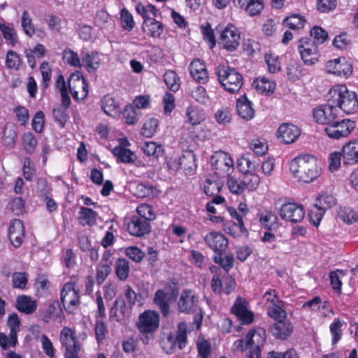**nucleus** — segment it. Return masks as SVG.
<instances>
[{"mask_svg": "<svg viewBox=\"0 0 358 358\" xmlns=\"http://www.w3.org/2000/svg\"><path fill=\"white\" fill-rule=\"evenodd\" d=\"M327 68L329 73L345 78L349 77L353 70L352 64L343 57L329 61Z\"/></svg>", "mask_w": 358, "mask_h": 358, "instance_id": "nucleus-20", "label": "nucleus"}, {"mask_svg": "<svg viewBox=\"0 0 358 358\" xmlns=\"http://www.w3.org/2000/svg\"><path fill=\"white\" fill-rule=\"evenodd\" d=\"M355 128V121L350 119H336L331 124L325 127L324 131L330 138L339 140L348 137Z\"/></svg>", "mask_w": 358, "mask_h": 358, "instance_id": "nucleus-12", "label": "nucleus"}, {"mask_svg": "<svg viewBox=\"0 0 358 358\" xmlns=\"http://www.w3.org/2000/svg\"><path fill=\"white\" fill-rule=\"evenodd\" d=\"M22 146L24 152L28 155L35 152L37 141L31 132H25L22 136Z\"/></svg>", "mask_w": 358, "mask_h": 358, "instance_id": "nucleus-47", "label": "nucleus"}, {"mask_svg": "<svg viewBox=\"0 0 358 358\" xmlns=\"http://www.w3.org/2000/svg\"><path fill=\"white\" fill-rule=\"evenodd\" d=\"M120 21L122 28L128 31H131L135 27L133 15L126 8L120 10Z\"/></svg>", "mask_w": 358, "mask_h": 358, "instance_id": "nucleus-59", "label": "nucleus"}, {"mask_svg": "<svg viewBox=\"0 0 358 358\" xmlns=\"http://www.w3.org/2000/svg\"><path fill=\"white\" fill-rule=\"evenodd\" d=\"M245 340L247 345L251 348L247 352V358H261L262 347L266 341V331L262 327H254L246 334Z\"/></svg>", "mask_w": 358, "mask_h": 358, "instance_id": "nucleus-7", "label": "nucleus"}, {"mask_svg": "<svg viewBox=\"0 0 358 358\" xmlns=\"http://www.w3.org/2000/svg\"><path fill=\"white\" fill-rule=\"evenodd\" d=\"M190 76L200 84H206L209 80V73L205 62L199 58H194L189 64Z\"/></svg>", "mask_w": 358, "mask_h": 358, "instance_id": "nucleus-18", "label": "nucleus"}, {"mask_svg": "<svg viewBox=\"0 0 358 358\" xmlns=\"http://www.w3.org/2000/svg\"><path fill=\"white\" fill-rule=\"evenodd\" d=\"M111 273V266L109 264L100 263L96 268V280L99 285H101L106 280Z\"/></svg>", "mask_w": 358, "mask_h": 358, "instance_id": "nucleus-63", "label": "nucleus"}, {"mask_svg": "<svg viewBox=\"0 0 358 358\" xmlns=\"http://www.w3.org/2000/svg\"><path fill=\"white\" fill-rule=\"evenodd\" d=\"M127 312L128 310L124 300L122 298H117L110 309V314L111 317L120 322L126 316Z\"/></svg>", "mask_w": 358, "mask_h": 358, "instance_id": "nucleus-38", "label": "nucleus"}, {"mask_svg": "<svg viewBox=\"0 0 358 358\" xmlns=\"http://www.w3.org/2000/svg\"><path fill=\"white\" fill-rule=\"evenodd\" d=\"M25 236L24 227L19 219H14L8 227V238L11 245L15 248H20Z\"/></svg>", "mask_w": 358, "mask_h": 358, "instance_id": "nucleus-21", "label": "nucleus"}, {"mask_svg": "<svg viewBox=\"0 0 358 358\" xmlns=\"http://www.w3.org/2000/svg\"><path fill=\"white\" fill-rule=\"evenodd\" d=\"M289 170L295 178L304 183L313 182L321 174L316 158L310 155L296 157L290 162Z\"/></svg>", "mask_w": 358, "mask_h": 358, "instance_id": "nucleus-1", "label": "nucleus"}, {"mask_svg": "<svg viewBox=\"0 0 358 358\" xmlns=\"http://www.w3.org/2000/svg\"><path fill=\"white\" fill-rule=\"evenodd\" d=\"M211 164L215 174L222 178L228 176L234 169V160L224 151L216 152L211 157Z\"/></svg>", "mask_w": 358, "mask_h": 358, "instance_id": "nucleus-11", "label": "nucleus"}, {"mask_svg": "<svg viewBox=\"0 0 358 358\" xmlns=\"http://www.w3.org/2000/svg\"><path fill=\"white\" fill-rule=\"evenodd\" d=\"M257 217L259 218V222L264 228L271 231L278 227V218L272 211L266 210L264 212L259 213L257 214Z\"/></svg>", "mask_w": 358, "mask_h": 358, "instance_id": "nucleus-34", "label": "nucleus"}, {"mask_svg": "<svg viewBox=\"0 0 358 358\" xmlns=\"http://www.w3.org/2000/svg\"><path fill=\"white\" fill-rule=\"evenodd\" d=\"M297 50L301 59L306 65L315 64L320 57L318 45L313 42L311 38L302 37L298 41Z\"/></svg>", "mask_w": 358, "mask_h": 358, "instance_id": "nucleus-9", "label": "nucleus"}, {"mask_svg": "<svg viewBox=\"0 0 358 358\" xmlns=\"http://www.w3.org/2000/svg\"><path fill=\"white\" fill-rule=\"evenodd\" d=\"M163 79L171 91L176 92L179 90L180 86V78L175 71H166L163 76Z\"/></svg>", "mask_w": 358, "mask_h": 358, "instance_id": "nucleus-46", "label": "nucleus"}, {"mask_svg": "<svg viewBox=\"0 0 358 358\" xmlns=\"http://www.w3.org/2000/svg\"><path fill=\"white\" fill-rule=\"evenodd\" d=\"M135 215L146 220L150 223L156 217L152 206L148 203L139 204L136 208V215Z\"/></svg>", "mask_w": 358, "mask_h": 358, "instance_id": "nucleus-52", "label": "nucleus"}, {"mask_svg": "<svg viewBox=\"0 0 358 358\" xmlns=\"http://www.w3.org/2000/svg\"><path fill=\"white\" fill-rule=\"evenodd\" d=\"M227 184L230 192L235 194H240L245 189L241 176L236 178L231 174L229 175Z\"/></svg>", "mask_w": 358, "mask_h": 358, "instance_id": "nucleus-51", "label": "nucleus"}, {"mask_svg": "<svg viewBox=\"0 0 358 358\" xmlns=\"http://www.w3.org/2000/svg\"><path fill=\"white\" fill-rule=\"evenodd\" d=\"M130 267L128 260L124 258H119L115 264V273L120 281H125L129 275Z\"/></svg>", "mask_w": 358, "mask_h": 358, "instance_id": "nucleus-42", "label": "nucleus"}, {"mask_svg": "<svg viewBox=\"0 0 358 358\" xmlns=\"http://www.w3.org/2000/svg\"><path fill=\"white\" fill-rule=\"evenodd\" d=\"M306 73V69L303 66L296 62H290L287 66L288 79L292 82L299 80Z\"/></svg>", "mask_w": 358, "mask_h": 358, "instance_id": "nucleus-43", "label": "nucleus"}, {"mask_svg": "<svg viewBox=\"0 0 358 358\" xmlns=\"http://www.w3.org/2000/svg\"><path fill=\"white\" fill-rule=\"evenodd\" d=\"M259 164L251 159L249 155L243 156L237 162V167L243 173L255 172Z\"/></svg>", "mask_w": 358, "mask_h": 358, "instance_id": "nucleus-45", "label": "nucleus"}, {"mask_svg": "<svg viewBox=\"0 0 358 358\" xmlns=\"http://www.w3.org/2000/svg\"><path fill=\"white\" fill-rule=\"evenodd\" d=\"M15 308L21 313L31 314L36 311L37 303L36 301L31 300L30 296L21 295L17 297Z\"/></svg>", "mask_w": 358, "mask_h": 358, "instance_id": "nucleus-31", "label": "nucleus"}, {"mask_svg": "<svg viewBox=\"0 0 358 358\" xmlns=\"http://www.w3.org/2000/svg\"><path fill=\"white\" fill-rule=\"evenodd\" d=\"M342 155L345 165H353L358 163V140L349 141L343 146Z\"/></svg>", "mask_w": 358, "mask_h": 358, "instance_id": "nucleus-25", "label": "nucleus"}, {"mask_svg": "<svg viewBox=\"0 0 358 358\" xmlns=\"http://www.w3.org/2000/svg\"><path fill=\"white\" fill-rule=\"evenodd\" d=\"M201 187L204 194L208 196H213L218 194L222 189V185L218 181L208 178L203 181Z\"/></svg>", "mask_w": 358, "mask_h": 358, "instance_id": "nucleus-44", "label": "nucleus"}, {"mask_svg": "<svg viewBox=\"0 0 358 358\" xmlns=\"http://www.w3.org/2000/svg\"><path fill=\"white\" fill-rule=\"evenodd\" d=\"M293 327L288 320H280L270 327V331L277 339L285 340L291 335Z\"/></svg>", "mask_w": 358, "mask_h": 358, "instance_id": "nucleus-24", "label": "nucleus"}, {"mask_svg": "<svg viewBox=\"0 0 358 358\" xmlns=\"http://www.w3.org/2000/svg\"><path fill=\"white\" fill-rule=\"evenodd\" d=\"M82 62L87 72L94 73L99 68L101 60L96 51H91L82 57Z\"/></svg>", "mask_w": 358, "mask_h": 358, "instance_id": "nucleus-32", "label": "nucleus"}, {"mask_svg": "<svg viewBox=\"0 0 358 358\" xmlns=\"http://www.w3.org/2000/svg\"><path fill=\"white\" fill-rule=\"evenodd\" d=\"M102 320L103 319H96L94 327L96 341L99 344L101 343L106 339L108 334V327Z\"/></svg>", "mask_w": 358, "mask_h": 358, "instance_id": "nucleus-56", "label": "nucleus"}, {"mask_svg": "<svg viewBox=\"0 0 358 358\" xmlns=\"http://www.w3.org/2000/svg\"><path fill=\"white\" fill-rule=\"evenodd\" d=\"M42 320L48 322L50 320H57L64 318V315L58 301H53L46 308L40 310Z\"/></svg>", "mask_w": 358, "mask_h": 358, "instance_id": "nucleus-26", "label": "nucleus"}, {"mask_svg": "<svg viewBox=\"0 0 358 358\" xmlns=\"http://www.w3.org/2000/svg\"><path fill=\"white\" fill-rule=\"evenodd\" d=\"M101 108L103 112L111 117H117L122 113L119 103L110 95H106L101 99Z\"/></svg>", "mask_w": 358, "mask_h": 358, "instance_id": "nucleus-30", "label": "nucleus"}, {"mask_svg": "<svg viewBox=\"0 0 358 358\" xmlns=\"http://www.w3.org/2000/svg\"><path fill=\"white\" fill-rule=\"evenodd\" d=\"M223 255H216L213 257L215 263L219 264L226 273L229 271L234 266V258L232 255H227L224 257Z\"/></svg>", "mask_w": 358, "mask_h": 358, "instance_id": "nucleus-53", "label": "nucleus"}, {"mask_svg": "<svg viewBox=\"0 0 358 358\" xmlns=\"http://www.w3.org/2000/svg\"><path fill=\"white\" fill-rule=\"evenodd\" d=\"M142 29L149 37L159 38L164 31V25L154 17L148 20L146 24L142 23Z\"/></svg>", "mask_w": 358, "mask_h": 358, "instance_id": "nucleus-28", "label": "nucleus"}, {"mask_svg": "<svg viewBox=\"0 0 358 358\" xmlns=\"http://www.w3.org/2000/svg\"><path fill=\"white\" fill-rule=\"evenodd\" d=\"M201 29L203 39L208 43L211 49L214 48L217 43L215 29H213L211 24L209 22H206L205 24L201 25Z\"/></svg>", "mask_w": 358, "mask_h": 358, "instance_id": "nucleus-55", "label": "nucleus"}, {"mask_svg": "<svg viewBox=\"0 0 358 358\" xmlns=\"http://www.w3.org/2000/svg\"><path fill=\"white\" fill-rule=\"evenodd\" d=\"M223 230L234 238L241 237L243 234H248V229L243 222H226L223 224Z\"/></svg>", "mask_w": 358, "mask_h": 358, "instance_id": "nucleus-37", "label": "nucleus"}, {"mask_svg": "<svg viewBox=\"0 0 358 358\" xmlns=\"http://www.w3.org/2000/svg\"><path fill=\"white\" fill-rule=\"evenodd\" d=\"M157 187L148 182H140L136 187V194L141 198H155L158 194Z\"/></svg>", "mask_w": 358, "mask_h": 358, "instance_id": "nucleus-39", "label": "nucleus"}, {"mask_svg": "<svg viewBox=\"0 0 358 358\" xmlns=\"http://www.w3.org/2000/svg\"><path fill=\"white\" fill-rule=\"evenodd\" d=\"M68 87L76 101L84 100L88 95L89 85L81 71H76L71 74Z\"/></svg>", "mask_w": 358, "mask_h": 358, "instance_id": "nucleus-10", "label": "nucleus"}, {"mask_svg": "<svg viewBox=\"0 0 358 358\" xmlns=\"http://www.w3.org/2000/svg\"><path fill=\"white\" fill-rule=\"evenodd\" d=\"M112 152L117 157V162L124 164H132L135 161L134 152L128 148L116 146Z\"/></svg>", "mask_w": 358, "mask_h": 358, "instance_id": "nucleus-40", "label": "nucleus"}, {"mask_svg": "<svg viewBox=\"0 0 358 358\" xmlns=\"http://www.w3.org/2000/svg\"><path fill=\"white\" fill-rule=\"evenodd\" d=\"M338 108L330 103L320 105L313 110L316 122L329 126L338 117Z\"/></svg>", "mask_w": 358, "mask_h": 358, "instance_id": "nucleus-16", "label": "nucleus"}, {"mask_svg": "<svg viewBox=\"0 0 358 358\" xmlns=\"http://www.w3.org/2000/svg\"><path fill=\"white\" fill-rule=\"evenodd\" d=\"M241 177L245 189L255 190L260 183L259 176L255 172L243 173Z\"/></svg>", "mask_w": 358, "mask_h": 358, "instance_id": "nucleus-50", "label": "nucleus"}, {"mask_svg": "<svg viewBox=\"0 0 358 358\" xmlns=\"http://www.w3.org/2000/svg\"><path fill=\"white\" fill-rule=\"evenodd\" d=\"M215 73L220 85L229 93L238 92L244 83L243 75L236 69L229 65L217 66Z\"/></svg>", "mask_w": 358, "mask_h": 358, "instance_id": "nucleus-3", "label": "nucleus"}, {"mask_svg": "<svg viewBox=\"0 0 358 358\" xmlns=\"http://www.w3.org/2000/svg\"><path fill=\"white\" fill-rule=\"evenodd\" d=\"M171 296L163 289H158L154 295L153 303L158 308L164 317L170 312Z\"/></svg>", "mask_w": 358, "mask_h": 358, "instance_id": "nucleus-27", "label": "nucleus"}, {"mask_svg": "<svg viewBox=\"0 0 358 358\" xmlns=\"http://www.w3.org/2000/svg\"><path fill=\"white\" fill-rule=\"evenodd\" d=\"M199 296L195 292L190 289H185L182 291L178 301V308L180 313H194L199 308Z\"/></svg>", "mask_w": 358, "mask_h": 358, "instance_id": "nucleus-14", "label": "nucleus"}, {"mask_svg": "<svg viewBox=\"0 0 358 358\" xmlns=\"http://www.w3.org/2000/svg\"><path fill=\"white\" fill-rule=\"evenodd\" d=\"M252 86L261 94H271L274 92L276 84L265 77L257 78L253 80Z\"/></svg>", "mask_w": 358, "mask_h": 358, "instance_id": "nucleus-36", "label": "nucleus"}, {"mask_svg": "<svg viewBox=\"0 0 358 358\" xmlns=\"http://www.w3.org/2000/svg\"><path fill=\"white\" fill-rule=\"evenodd\" d=\"M264 8V3L263 0H249L243 9L248 15L253 17L259 15Z\"/></svg>", "mask_w": 358, "mask_h": 358, "instance_id": "nucleus-49", "label": "nucleus"}, {"mask_svg": "<svg viewBox=\"0 0 358 358\" xmlns=\"http://www.w3.org/2000/svg\"><path fill=\"white\" fill-rule=\"evenodd\" d=\"M217 43L221 50L233 52L238 50L241 43V31L232 23L226 26L218 24L215 27Z\"/></svg>", "mask_w": 358, "mask_h": 358, "instance_id": "nucleus-4", "label": "nucleus"}, {"mask_svg": "<svg viewBox=\"0 0 358 358\" xmlns=\"http://www.w3.org/2000/svg\"><path fill=\"white\" fill-rule=\"evenodd\" d=\"M60 299L66 312L74 314L80 303V290L73 282H66L60 293Z\"/></svg>", "mask_w": 358, "mask_h": 358, "instance_id": "nucleus-8", "label": "nucleus"}, {"mask_svg": "<svg viewBox=\"0 0 358 358\" xmlns=\"http://www.w3.org/2000/svg\"><path fill=\"white\" fill-rule=\"evenodd\" d=\"M63 59L68 64L74 67H81L80 59L76 52L66 48L62 52Z\"/></svg>", "mask_w": 358, "mask_h": 358, "instance_id": "nucleus-61", "label": "nucleus"}, {"mask_svg": "<svg viewBox=\"0 0 358 358\" xmlns=\"http://www.w3.org/2000/svg\"><path fill=\"white\" fill-rule=\"evenodd\" d=\"M204 241L208 247L217 255H223L229 245V241L222 233L217 231L209 232L206 234Z\"/></svg>", "mask_w": 358, "mask_h": 358, "instance_id": "nucleus-17", "label": "nucleus"}, {"mask_svg": "<svg viewBox=\"0 0 358 358\" xmlns=\"http://www.w3.org/2000/svg\"><path fill=\"white\" fill-rule=\"evenodd\" d=\"M233 313L241 324H250L255 319L252 311L248 309V302L243 298L238 296L231 308Z\"/></svg>", "mask_w": 358, "mask_h": 358, "instance_id": "nucleus-15", "label": "nucleus"}, {"mask_svg": "<svg viewBox=\"0 0 358 358\" xmlns=\"http://www.w3.org/2000/svg\"><path fill=\"white\" fill-rule=\"evenodd\" d=\"M306 22V18L300 14H292L283 20V25L294 31L303 29Z\"/></svg>", "mask_w": 358, "mask_h": 358, "instance_id": "nucleus-41", "label": "nucleus"}, {"mask_svg": "<svg viewBox=\"0 0 358 358\" xmlns=\"http://www.w3.org/2000/svg\"><path fill=\"white\" fill-rule=\"evenodd\" d=\"M338 216L344 222L352 224L358 220L357 213L347 207H341L338 211Z\"/></svg>", "mask_w": 358, "mask_h": 358, "instance_id": "nucleus-60", "label": "nucleus"}, {"mask_svg": "<svg viewBox=\"0 0 358 358\" xmlns=\"http://www.w3.org/2000/svg\"><path fill=\"white\" fill-rule=\"evenodd\" d=\"M127 230L133 236L142 237L151 231V225L146 220L132 215L127 223Z\"/></svg>", "mask_w": 358, "mask_h": 358, "instance_id": "nucleus-19", "label": "nucleus"}, {"mask_svg": "<svg viewBox=\"0 0 358 358\" xmlns=\"http://www.w3.org/2000/svg\"><path fill=\"white\" fill-rule=\"evenodd\" d=\"M185 118L186 122L191 125L197 126L206 120V115L203 109L189 106L186 109Z\"/></svg>", "mask_w": 358, "mask_h": 358, "instance_id": "nucleus-29", "label": "nucleus"}, {"mask_svg": "<svg viewBox=\"0 0 358 358\" xmlns=\"http://www.w3.org/2000/svg\"><path fill=\"white\" fill-rule=\"evenodd\" d=\"M336 199L332 195L327 193H322L317 198V203L320 208L325 211L336 205Z\"/></svg>", "mask_w": 358, "mask_h": 358, "instance_id": "nucleus-58", "label": "nucleus"}, {"mask_svg": "<svg viewBox=\"0 0 358 358\" xmlns=\"http://www.w3.org/2000/svg\"><path fill=\"white\" fill-rule=\"evenodd\" d=\"M98 213L92 208L82 206L78 212V220L82 226L92 227L96 224Z\"/></svg>", "mask_w": 358, "mask_h": 358, "instance_id": "nucleus-33", "label": "nucleus"}, {"mask_svg": "<svg viewBox=\"0 0 358 358\" xmlns=\"http://www.w3.org/2000/svg\"><path fill=\"white\" fill-rule=\"evenodd\" d=\"M136 327L143 337L144 345H148L154 338V334L159 327V315L155 310H147L140 314Z\"/></svg>", "mask_w": 358, "mask_h": 358, "instance_id": "nucleus-5", "label": "nucleus"}, {"mask_svg": "<svg viewBox=\"0 0 358 358\" xmlns=\"http://www.w3.org/2000/svg\"><path fill=\"white\" fill-rule=\"evenodd\" d=\"M279 214L281 218L287 222L298 223L303 220L306 210L302 204L287 201L281 206Z\"/></svg>", "mask_w": 358, "mask_h": 358, "instance_id": "nucleus-13", "label": "nucleus"}, {"mask_svg": "<svg viewBox=\"0 0 358 358\" xmlns=\"http://www.w3.org/2000/svg\"><path fill=\"white\" fill-rule=\"evenodd\" d=\"M59 341L64 350V358H80L79 353L81 351L82 344L74 329L64 327L60 331Z\"/></svg>", "mask_w": 358, "mask_h": 358, "instance_id": "nucleus-6", "label": "nucleus"}, {"mask_svg": "<svg viewBox=\"0 0 358 358\" xmlns=\"http://www.w3.org/2000/svg\"><path fill=\"white\" fill-rule=\"evenodd\" d=\"M142 150L147 156H152L158 158L162 155L163 148L161 145H157L155 142H146L143 145Z\"/></svg>", "mask_w": 358, "mask_h": 358, "instance_id": "nucleus-64", "label": "nucleus"}, {"mask_svg": "<svg viewBox=\"0 0 358 358\" xmlns=\"http://www.w3.org/2000/svg\"><path fill=\"white\" fill-rule=\"evenodd\" d=\"M140 112L131 103L127 104L123 111L125 122L129 125H134L138 121Z\"/></svg>", "mask_w": 358, "mask_h": 358, "instance_id": "nucleus-57", "label": "nucleus"}, {"mask_svg": "<svg viewBox=\"0 0 358 358\" xmlns=\"http://www.w3.org/2000/svg\"><path fill=\"white\" fill-rule=\"evenodd\" d=\"M136 13L140 15L143 21V23L146 24L151 18L149 17L148 13H150L154 17H157L160 15L159 10L153 4L148 3L144 5L142 2H138L135 7Z\"/></svg>", "mask_w": 358, "mask_h": 358, "instance_id": "nucleus-35", "label": "nucleus"}, {"mask_svg": "<svg viewBox=\"0 0 358 358\" xmlns=\"http://www.w3.org/2000/svg\"><path fill=\"white\" fill-rule=\"evenodd\" d=\"M21 27L24 34L29 37H32L36 34L32 18L29 13L24 10L21 17Z\"/></svg>", "mask_w": 358, "mask_h": 358, "instance_id": "nucleus-48", "label": "nucleus"}, {"mask_svg": "<svg viewBox=\"0 0 358 358\" xmlns=\"http://www.w3.org/2000/svg\"><path fill=\"white\" fill-rule=\"evenodd\" d=\"M157 127L158 120L151 117L143 124L141 134L146 138H151L155 134Z\"/></svg>", "mask_w": 358, "mask_h": 358, "instance_id": "nucleus-62", "label": "nucleus"}, {"mask_svg": "<svg viewBox=\"0 0 358 358\" xmlns=\"http://www.w3.org/2000/svg\"><path fill=\"white\" fill-rule=\"evenodd\" d=\"M300 134V129L291 123L282 124L278 130V138L285 144L294 143Z\"/></svg>", "mask_w": 358, "mask_h": 358, "instance_id": "nucleus-22", "label": "nucleus"}, {"mask_svg": "<svg viewBox=\"0 0 358 358\" xmlns=\"http://www.w3.org/2000/svg\"><path fill=\"white\" fill-rule=\"evenodd\" d=\"M310 35L313 42L317 45L323 44L329 37L328 32L320 26H314L311 28Z\"/></svg>", "mask_w": 358, "mask_h": 358, "instance_id": "nucleus-54", "label": "nucleus"}, {"mask_svg": "<svg viewBox=\"0 0 358 358\" xmlns=\"http://www.w3.org/2000/svg\"><path fill=\"white\" fill-rule=\"evenodd\" d=\"M236 111L238 115L245 120L248 121L254 118L255 110L252 102L248 99L245 94L236 100Z\"/></svg>", "mask_w": 358, "mask_h": 358, "instance_id": "nucleus-23", "label": "nucleus"}, {"mask_svg": "<svg viewBox=\"0 0 358 358\" xmlns=\"http://www.w3.org/2000/svg\"><path fill=\"white\" fill-rule=\"evenodd\" d=\"M328 103L334 105L347 115L358 111V95L350 90L345 85L333 86L327 94Z\"/></svg>", "mask_w": 358, "mask_h": 358, "instance_id": "nucleus-2", "label": "nucleus"}]
</instances>
